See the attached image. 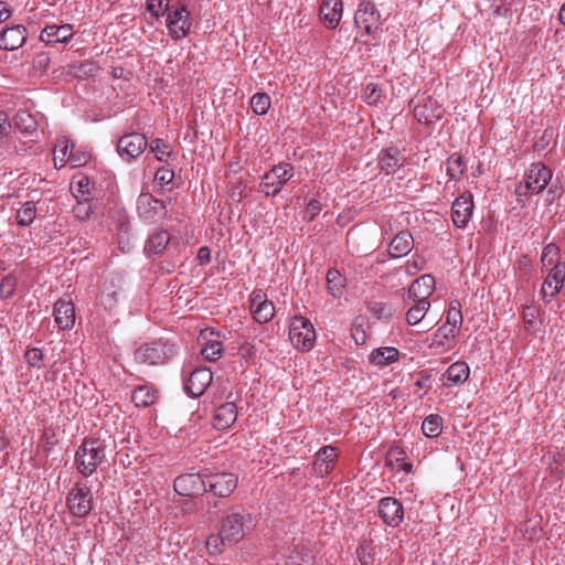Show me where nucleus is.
Masks as SVG:
<instances>
[{
  "label": "nucleus",
  "mask_w": 565,
  "mask_h": 565,
  "mask_svg": "<svg viewBox=\"0 0 565 565\" xmlns=\"http://www.w3.org/2000/svg\"><path fill=\"white\" fill-rule=\"evenodd\" d=\"M541 263L546 271L541 296L543 301L548 303L562 290L565 281V262L561 260L559 247L554 243L547 244L542 250Z\"/></svg>",
  "instance_id": "obj_1"
},
{
  "label": "nucleus",
  "mask_w": 565,
  "mask_h": 565,
  "mask_svg": "<svg viewBox=\"0 0 565 565\" xmlns=\"http://www.w3.org/2000/svg\"><path fill=\"white\" fill-rule=\"evenodd\" d=\"M107 445L100 438H84L75 451L74 466L84 478L92 477L107 463Z\"/></svg>",
  "instance_id": "obj_2"
},
{
  "label": "nucleus",
  "mask_w": 565,
  "mask_h": 565,
  "mask_svg": "<svg viewBox=\"0 0 565 565\" xmlns=\"http://www.w3.org/2000/svg\"><path fill=\"white\" fill-rule=\"evenodd\" d=\"M253 527L252 515L242 508H232L224 515L221 531L228 544L239 542Z\"/></svg>",
  "instance_id": "obj_3"
},
{
  "label": "nucleus",
  "mask_w": 565,
  "mask_h": 565,
  "mask_svg": "<svg viewBox=\"0 0 565 565\" xmlns=\"http://www.w3.org/2000/svg\"><path fill=\"white\" fill-rule=\"evenodd\" d=\"M295 174V170L289 162H279L270 170L266 171L259 183V190L265 196H276Z\"/></svg>",
  "instance_id": "obj_4"
},
{
  "label": "nucleus",
  "mask_w": 565,
  "mask_h": 565,
  "mask_svg": "<svg viewBox=\"0 0 565 565\" xmlns=\"http://www.w3.org/2000/svg\"><path fill=\"white\" fill-rule=\"evenodd\" d=\"M175 354V347L163 341H152L139 345L135 353V361L148 365L167 363Z\"/></svg>",
  "instance_id": "obj_5"
},
{
  "label": "nucleus",
  "mask_w": 565,
  "mask_h": 565,
  "mask_svg": "<svg viewBox=\"0 0 565 565\" xmlns=\"http://www.w3.org/2000/svg\"><path fill=\"white\" fill-rule=\"evenodd\" d=\"M289 339L297 350L309 352L317 339L312 322L302 316L292 317L289 323Z\"/></svg>",
  "instance_id": "obj_6"
},
{
  "label": "nucleus",
  "mask_w": 565,
  "mask_h": 565,
  "mask_svg": "<svg viewBox=\"0 0 565 565\" xmlns=\"http://www.w3.org/2000/svg\"><path fill=\"white\" fill-rule=\"evenodd\" d=\"M409 107L413 110L414 117L418 122L429 124L443 117V106L436 98L422 93L416 95L411 102Z\"/></svg>",
  "instance_id": "obj_7"
},
{
  "label": "nucleus",
  "mask_w": 565,
  "mask_h": 565,
  "mask_svg": "<svg viewBox=\"0 0 565 565\" xmlns=\"http://www.w3.org/2000/svg\"><path fill=\"white\" fill-rule=\"evenodd\" d=\"M93 492L86 483H75L70 490L66 503L72 515L85 518L93 510Z\"/></svg>",
  "instance_id": "obj_8"
},
{
  "label": "nucleus",
  "mask_w": 565,
  "mask_h": 565,
  "mask_svg": "<svg viewBox=\"0 0 565 565\" xmlns=\"http://www.w3.org/2000/svg\"><path fill=\"white\" fill-rule=\"evenodd\" d=\"M166 26L172 40L178 41L190 34L192 20L190 11L183 2L167 13Z\"/></svg>",
  "instance_id": "obj_9"
},
{
  "label": "nucleus",
  "mask_w": 565,
  "mask_h": 565,
  "mask_svg": "<svg viewBox=\"0 0 565 565\" xmlns=\"http://www.w3.org/2000/svg\"><path fill=\"white\" fill-rule=\"evenodd\" d=\"M248 302L249 311L257 323L265 324L274 319L275 306L262 289H254L249 294Z\"/></svg>",
  "instance_id": "obj_10"
},
{
  "label": "nucleus",
  "mask_w": 565,
  "mask_h": 565,
  "mask_svg": "<svg viewBox=\"0 0 565 565\" xmlns=\"http://www.w3.org/2000/svg\"><path fill=\"white\" fill-rule=\"evenodd\" d=\"M207 473H183L175 478L173 482L174 491L182 497H195L207 492Z\"/></svg>",
  "instance_id": "obj_11"
},
{
  "label": "nucleus",
  "mask_w": 565,
  "mask_h": 565,
  "mask_svg": "<svg viewBox=\"0 0 565 565\" xmlns=\"http://www.w3.org/2000/svg\"><path fill=\"white\" fill-rule=\"evenodd\" d=\"M147 145V138L143 134L132 131L120 137L117 150L125 161L130 162L146 150Z\"/></svg>",
  "instance_id": "obj_12"
},
{
  "label": "nucleus",
  "mask_w": 565,
  "mask_h": 565,
  "mask_svg": "<svg viewBox=\"0 0 565 565\" xmlns=\"http://www.w3.org/2000/svg\"><path fill=\"white\" fill-rule=\"evenodd\" d=\"M207 492L218 498H228L237 488L238 478L231 472L207 473Z\"/></svg>",
  "instance_id": "obj_13"
},
{
  "label": "nucleus",
  "mask_w": 565,
  "mask_h": 565,
  "mask_svg": "<svg viewBox=\"0 0 565 565\" xmlns=\"http://www.w3.org/2000/svg\"><path fill=\"white\" fill-rule=\"evenodd\" d=\"M377 513L386 526L398 527L404 521V507L393 497H384L377 503Z\"/></svg>",
  "instance_id": "obj_14"
},
{
  "label": "nucleus",
  "mask_w": 565,
  "mask_h": 565,
  "mask_svg": "<svg viewBox=\"0 0 565 565\" xmlns=\"http://www.w3.org/2000/svg\"><path fill=\"white\" fill-rule=\"evenodd\" d=\"M380 12L371 1H362L354 14V23L365 35L374 36L379 29Z\"/></svg>",
  "instance_id": "obj_15"
},
{
  "label": "nucleus",
  "mask_w": 565,
  "mask_h": 565,
  "mask_svg": "<svg viewBox=\"0 0 565 565\" xmlns=\"http://www.w3.org/2000/svg\"><path fill=\"white\" fill-rule=\"evenodd\" d=\"M552 179L551 170L541 162L532 163L525 171L524 185L531 194L542 192Z\"/></svg>",
  "instance_id": "obj_16"
},
{
  "label": "nucleus",
  "mask_w": 565,
  "mask_h": 565,
  "mask_svg": "<svg viewBox=\"0 0 565 565\" xmlns=\"http://www.w3.org/2000/svg\"><path fill=\"white\" fill-rule=\"evenodd\" d=\"M435 290V278L431 275H422L415 279L407 289L404 305L411 301L430 302L429 297Z\"/></svg>",
  "instance_id": "obj_17"
},
{
  "label": "nucleus",
  "mask_w": 565,
  "mask_h": 565,
  "mask_svg": "<svg viewBox=\"0 0 565 565\" xmlns=\"http://www.w3.org/2000/svg\"><path fill=\"white\" fill-rule=\"evenodd\" d=\"M213 381V374L209 367L194 369L184 384L185 392L192 397L201 396Z\"/></svg>",
  "instance_id": "obj_18"
},
{
  "label": "nucleus",
  "mask_w": 565,
  "mask_h": 565,
  "mask_svg": "<svg viewBox=\"0 0 565 565\" xmlns=\"http://www.w3.org/2000/svg\"><path fill=\"white\" fill-rule=\"evenodd\" d=\"M198 341L201 345V355L209 362L217 361L223 354V344L217 339L213 329H204L200 332Z\"/></svg>",
  "instance_id": "obj_19"
},
{
  "label": "nucleus",
  "mask_w": 565,
  "mask_h": 565,
  "mask_svg": "<svg viewBox=\"0 0 565 565\" xmlns=\"http://www.w3.org/2000/svg\"><path fill=\"white\" fill-rule=\"evenodd\" d=\"M472 195L466 192L458 196L451 207V220L454 225L458 228H465L472 216Z\"/></svg>",
  "instance_id": "obj_20"
},
{
  "label": "nucleus",
  "mask_w": 565,
  "mask_h": 565,
  "mask_svg": "<svg viewBox=\"0 0 565 565\" xmlns=\"http://www.w3.org/2000/svg\"><path fill=\"white\" fill-rule=\"evenodd\" d=\"M73 35L72 24H50L41 31L40 40L46 45L67 44L73 39Z\"/></svg>",
  "instance_id": "obj_21"
},
{
  "label": "nucleus",
  "mask_w": 565,
  "mask_h": 565,
  "mask_svg": "<svg viewBox=\"0 0 565 565\" xmlns=\"http://www.w3.org/2000/svg\"><path fill=\"white\" fill-rule=\"evenodd\" d=\"M166 210L163 201L156 199L149 193H141L137 199V211L141 218L154 221Z\"/></svg>",
  "instance_id": "obj_22"
},
{
  "label": "nucleus",
  "mask_w": 565,
  "mask_h": 565,
  "mask_svg": "<svg viewBox=\"0 0 565 565\" xmlns=\"http://www.w3.org/2000/svg\"><path fill=\"white\" fill-rule=\"evenodd\" d=\"M54 319L61 330H71L75 323V306L71 298H60L53 310Z\"/></svg>",
  "instance_id": "obj_23"
},
{
  "label": "nucleus",
  "mask_w": 565,
  "mask_h": 565,
  "mask_svg": "<svg viewBox=\"0 0 565 565\" xmlns=\"http://www.w3.org/2000/svg\"><path fill=\"white\" fill-rule=\"evenodd\" d=\"M337 457V449L333 446L328 445L321 447L315 455V473L320 478L329 476L333 470Z\"/></svg>",
  "instance_id": "obj_24"
},
{
  "label": "nucleus",
  "mask_w": 565,
  "mask_h": 565,
  "mask_svg": "<svg viewBox=\"0 0 565 565\" xmlns=\"http://www.w3.org/2000/svg\"><path fill=\"white\" fill-rule=\"evenodd\" d=\"M26 41V29L17 24L4 28L0 31V50L14 51L21 47Z\"/></svg>",
  "instance_id": "obj_25"
},
{
  "label": "nucleus",
  "mask_w": 565,
  "mask_h": 565,
  "mask_svg": "<svg viewBox=\"0 0 565 565\" xmlns=\"http://www.w3.org/2000/svg\"><path fill=\"white\" fill-rule=\"evenodd\" d=\"M458 334L450 327L441 326L434 333L429 348L440 354L449 352L456 347Z\"/></svg>",
  "instance_id": "obj_26"
},
{
  "label": "nucleus",
  "mask_w": 565,
  "mask_h": 565,
  "mask_svg": "<svg viewBox=\"0 0 565 565\" xmlns=\"http://www.w3.org/2000/svg\"><path fill=\"white\" fill-rule=\"evenodd\" d=\"M343 14L342 0H322L320 4L321 21L328 29H335Z\"/></svg>",
  "instance_id": "obj_27"
},
{
  "label": "nucleus",
  "mask_w": 565,
  "mask_h": 565,
  "mask_svg": "<svg viewBox=\"0 0 565 565\" xmlns=\"http://www.w3.org/2000/svg\"><path fill=\"white\" fill-rule=\"evenodd\" d=\"M74 142L68 137H63L58 140L54 148V166L56 169H62L66 162H72V164L81 166L82 162L79 159H76L73 156Z\"/></svg>",
  "instance_id": "obj_28"
},
{
  "label": "nucleus",
  "mask_w": 565,
  "mask_h": 565,
  "mask_svg": "<svg viewBox=\"0 0 565 565\" xmlns=\"http://www.w3.org/2000/svg\"><path fill=\"white\" fill-rule=\"evenodd\" d=\"M237 419V406L234 402H225L214 411L213 426L223 430L230 428Z\"/></svg>",
  "instance_id": "obj_29"
},
{
  "label": "nucleus",
  "mask_w": 565,
  "mask_h": 565,
  "mask_svg": "<svg viewBox=\"0 0 565 565\" xmlns=\"http://www.w3.org/2000/svg\"><path fill=\"white\" fill-rule=\"evenodd\" d=\"M470 375L469 365L466 362L457 361L449 365L443 374V385L454 387L463 384Z\"/></svg>",
  "instance_id": "obj_30"
},
{
  "label": "nucleus",
  "mask_w": 565,
  "mask_h": 565,
  "mask_svg": "<svg viewBox=\"0 0 565 565\" xmlns=\"http://www.w3.org/2000/svg\"><path fill=\"white\" fill-rule=\"evenodd\" d=\"M377 163L382 172L392 174L404 164V157L397 148L391 147L381 150Z\"/></svg>",
  "instance_id": "obj_31"
},
{
  "label": "nucleus",
  "mask_w": 565,
  "mask_h": 565,
  "mask_svg": "<svg viewBox=\"0 0 565 565\" xmlns=\"http://www.w3.org/2000/svg\"><path fill=\"white\" fill-rule=\"evenodd\" d=\"M401 352L394 347H380L371 351L369 362L377 367L391 366L399 360Z\"/></svg>",
  "instance_id": "obj_32"
},
{
  "label": "nucleus",
  "mask_w": 565,
  "mask_h": 565,
  "mask_svg": "<svg viewBox=\"0 0 565 565\" xmlns=\"http://www.w3.org/2000/svg\"><path fill=\"white\" fill-rule=\"evenodd\" d=\"M414 247V239L408 231H401L392 239L388 254L394 258L406 256Z\"/></svg>",
  "instance_id": "obj_33"
},
{
  "label": "nucleus",
  "mask_w": 565,
  "mask_h": 565,
  "mask_svg": "<svg viewBox=\"0 0 565 565\" xmlns=\"http://www.w3.org/2000/svg\"><path fill=\"white\" fill-rule=\"evenodd\" d=\"M120 286L114 280L105 281L100 288L98 302L108 311H111L118 303Z\"/></svg>",
  "instance_id": "obj_34"
},
{
  "label": "nucleus",
  "mask_w": 565,
  "mask_h": 565,
  "mask_svg": "<svg viewBox=\"0 0 565 565\" xmlns=\"http://www.w3.org/2000/svg\"><path fill=\"white\" fill-rule=\"evenodd\" d=\"M170 242V235L168 231L161 230L152 233L145 245V252L149 255L161 254Z\"/></svg>",
  "instance_id": "obj_35"
},
{
  "label": "nucleus",
  "mask_w": 565,
  "mask_h": 565,
  "mask_svg": "<svg viewBox=\"0 0 565 565\" xmlns=\"http://www.w3.org/2000/svg\"><path fill=\"white\" fill-rule=\"evenodd\" d=\"M326 279L328 294L333 298H340L345 287V278L338 269L331 268L327 271Z\"/></svg>",
  "instance_id": "obj_36"
},
{
  "label": "nucleus",
  "mask_w": 565,
  "mask_h": 565,
  "mask_svg": "<svg viewBox=\"0 0 565 565\" xmlns=\"http://www.w3.org/2000/svg\"><path fill=\"white\" fill-rule=\"evenodd\" d=\"M405 307H407L406 322L409 326H416L425 318L430 308V302L411 301L408 305H405Z\"/></svg>",
  "instance_id": "obj_37"
},
{
  "label": "nucleus",
  "mask_w": 565,
  "mask_h": 565,
  "mask_svg": "<svg viewBox=\"0 0 565 565\" xmlns=\"http://www.w3.org/2000/svg\"><path fill=\"white\" fill-rule=\"evenodd\" d=\"M462 321L461 303L459 300L454 299L449 302L446 320L443 326L450 327L452 330L459 332Z\"/></svg>",
  "instance_id": "obj_38"
},
{
  "label": "nucleus",
  "mask_w": 565,
  "mask_h": 565,
  "mask_svg": "<svg viewBox=\"0 0 565 565\" xmlns=\"http://www.w3.org/2000/svg\"><path fill=\"white\" fill-rule=\"evenodd\" d=\"M444 419L438 414H430L422 423V431L427 438H436L443 431Z\"/></svg>",
  "instance_id": "obj_39"
},
{
  "label": "nucleus",
  "mask_w": 565,
  "mask_h": 565,
  "mask_svg": "<svg viewBox=\"0 0 565 565\" xmlns=\"http://www.w3.org/2000/svg\"><path fill=\"white\" fill-rule=\"evenodd\" d=\"M131 401L137 407H147L156 401V394L150 387L141 385L132 391Z\"/></svg>",
  "instance_id": "obj_40"
},
{
  "label": "nucleus",
  "mask_w": 565,
  "mask_h": 565,
  "mask_svg": "<svg viewBox=\"0 0 565 565\" xmlns=\"http://www.w3.org/2000/svg\"><path fill=\"white\" fill-rule=\"evenodd\" d=\"M36 217V206L33 201H26L17 211V222L22 227L30 226Z\"/></svg>",
  "instance_id": "obj_41"
},
{
  "label": "nucleus",
  "mask_w": 565,
  "mask_h": 565,
  "mask_svg": "<svg viewBox=\"0 0 565 565\" xmlns=\"http://www.w3.org/2000/svg\"><path fill=\"white\" fill-rule=\"evenodd\" d=\"M466 171V164L462 160V157L455 152L449 156L447 160V174L450 180L458 181L463 175Z\"/></svg>",
  "instance_id": "obj_42"
},
{
  "label": "nucleus",
  "mask_w": 565,
  "mask_h": 565,
  "mask_svg": "<svg viewBox=\"0 0 565 565\" xmlns=\"http://www.w3.org/2000/svg\"><path fill=\"white\" fill-rule=\"evenodd\" d=\"M249 104L255 115L264 116L270 108L271 99L268 94L257 92L252 96Z\"/></svg>",
  "instance_id": "obj_43"
},
{
  "label": "nucleus",
  "mask_w": 565,
  "mask_h": 565,
  "mask_svg": "<svg viewBox=\"0 0 565 565\" xmlns=\"http://www.w3.org/2000/svg\"><path fill=\"white\" fill-rule=\"evenodd\" d=\"M150 151L154 153L156 159L166 162L173 154L171 146L163 139L156 138L150 142Z\"/></svg>",
  "instance_id": "obj_44"
},
{
  "label": "nucleus",
  "mask_w": 565,
  "mask_h": 565,
  "mask_svg": "<svg viewBox=\"0 0 565 565\" xmlns=\"http://www.w3.org/2000/svg\"><path fill=\"white\" fill-rule=\"evenodd\" d=\"M18 285V279L13 274H7L0 280V297L2 299H10L14 296Z\"/></svg>",
  "instance_id": "obj_45"
},
{
  "label": "nucleus",
  "mask_w": 565,
  "mask_h": 565,
  "mask_svg": "<svg viewBox=\"0 0 565 565\" xmlns=\"http://www.w3.org/2000/svg\"><path fill=\"white\" fill-rule=\"evenodd\" d=\"M226 544H228V539H225L221 530L217 534H212L206 540V548L211 555L222 553Z\"/></svg>",
  "instance_id": "obj_46"
},
{
  "label": "nucleus",
  "mask_w": 565,
  "mask_h": 565,
  "mask_svg": "<svg viewBox=\"0 0 565 565\" xmlns=\"http://www.w3.org/2000/svg\"><path fill=\"white\" fill-rule=\"evenodd\" d=\"M405 459L406 452L403 448L398 446L392 447L386 455V466L397 471Z\"/></svg>",
  "instance_id": "obj_47"
},
{
  "label": "nucleus",
  "mask_w": 565,
  "mask_h": 565,
  "mask_svg": "<svg viewBox=\"0 0 565 565\" xmlns=\"http://www.w3.org/2000/svg\"><path fill=\"white\" fill-rule=\"evenodd\" d=\"M171 0H147L146 8L148 12L157 20L169 12Z\"/></svg>",
  "instance_id": "obj_48"
},
{
  "label": "nucleus",
  "mask_w": 565,
  "mask_h": 565,
  "mask_svg": "<svg viewBox=\"0 0 565 565\" xmlns=\"http://www.w3.org/2000/svg\"><path fill=\"white\" fill-rule=\"evenodd\" d=\"M383 90L377 84L369 83L364 89V100L369 105H376L381 102Z\"/></svg>",
  "instance_id": "obj_49"
},
{
  "label": "nucleus",
  "mask_w": 565,
  "mask_h": 565,
  "mask_svg": "<svg viewBox=\"0 0 565 565\" xmlns=\"http://www.w3.org/2000/svg\"><path fill=\"white\" fill-rule=\"evenodd\" d=\"M43 359L44 354L40 348H30L25 352L26 363L34 369L42 367Z\"/></svg>",
  "instance_id": "obj_50"
},
{
  "label": "nucleus",
  "mask_w": 565,
  "mask_h": 565,
  "mask_svg": "<svg viewBox=\"0 0 565 565\" xmlns=\"http://www.w3.org/2000/svg\"><path fill=\"white\" fill-rule=\"evenodd\" d=\"M174 179V171L168 167H161L156 171L154 182L160 186H166L172 183Z\"/></svg>",
  "instance_id": "obj_51"
},
{
  "label": "nucleus",
  "mask_w": 565,
  "mask_h": 565,
  "mask_svg": "<svg viewBox=\"0 0 565 565\" xmlns=\"http://www.w3.org/2000/svg\"><path fill=\"white\" fill-rule=\"evenodd\" d=\"M537 316L539 309L534 305L524 306L522 310V318L527 329L534 328Z\"/></svg>",
  "instance_id": "obj_52"
},
{
  "label": "nucleus",
  "mask_w": 565,
  "mask_h": 565,
  "mask_svg": "<svg viewBox=\"0 0 565 565\" xmlns=\"http://www.w3.org/2000/svg\"><path fill=\"white\" fill-rule=\"evenodd\" d=\"M356 555L362 565H369L373 561V553L370 544L362 543L356 548Z\"/></svg>",
  "instance_id": "obj_53"
},
{
  "label": "nucleus",
  "mask_w": 565,
  "mask_h": 565,
  "mask_svg": "<svg viewBox=\"0 0 565 565\" xmlns=\"http://www.w3.org/2000/svg\"><path fill=\"white\" fill-rule=\"evenodd\" d=\"M51 57L46 52L36 53L33 57V68L39 72H45L50 65Z\"/></svg>",
  "instance_id": "obj_54"
},
{
  "label": "nucleus",
  "mask_w": 565,
  "mask_h": 565,
  "mask_svg": "<svg viewBox=\"0 0 565 565\" xmlns=\"http://www.w3.org/2000/svg\"><path fill=\"white\" fill-rule=\"evenodd\" d=\"M238 355L246 362H249L256 358L257 350L254 344L244 342L238 349Z\"/></svg>",
  "instance_id": "obj_55"
},
{
  "label": "nucleus",
  "mask_w": 565,
  "mask_h": 565,
  "mask_svg": "<svg viewBox=\"0 0 565 565\" xmlns=\"http://www.w3.org/2000/svg\"><path fill=\"white\" fill-rule=\"evenodd\" d=\"M17 126L25 131L33 129L34 120L31 115L26 111H19L17 114Z\"/></svg>",
  "instance_id": "obj_56"
},
{
  "label": "nucleus",
  "mask_w": 565,
  "mask_h": 565,
  "mask_svg": "<svg viewBox=\"0 0 565 565\" xmlns=\"http://www.w3.org/2000/svg\"><path fill=\"white\" fill-rule=\"evenodd\" d=\"M321 211V204L318 200L311 199L307 205L305 218L312 221Z\"/></svg>",
  "instance_id": "obj_57"
},
{
  "label": "nucleus",
  "mask_w": 565,
  "mask_h": 565,
  "mask_svg": "<svg viewBox=\"0 0 565 565\" xmlns=\"http://www.w3.org/2000/svg\"><path fill=\"white\" fill-rule=\"evenodd\" d=\"M222 502L216 500H207L206 502V514L210 519H215L217 516L218 511L222 509Z\"/></svg>",
  "instance_id": "obj_58"
},
{
  "label": "nucleus",
  "mask_w": 565,
  "mask_h": 565,
  "mask_svg": "<svg viewBox=\"0 0 565 565\" xmlns=\"http://www.w3.org/2000/svg\"><path fill=\"white\" fill-rule=\"evenodd\" d=\"M11 125L7 113L0 111V138L7 136L10 131Z\"/></svg>",
  "instance_id": "obj_59"
},
{
  "label": "nucleus",
  "mask_w": 565,
  "mask_h": 565,
  "mask_svg": "<svg viewBox=\"0 0 565 565\" xmlns=\"http://www.w3.org/2000/svg\"><path fill=\"white\" fill-rule=\"evenodd\" d=\"M372 311L379 318H384V317H387L390 315L387 306L385 303H383V302H375V303H373Z\"/></svg>",
  "instance_id": "obj_60"
},
{
  "label": "nucleus",
  "mask_w": 565,
  "mask_h": 565,
  "mask_svg": "<svg viewBox=\"0 0 565 565\" xmlns=\"http://www.w3.org/2000/svg\"><path fill=\"white\" fill-rule=\"evenodd\" d=\"M198 259L200 264H206L211 259V250L207 246H202L198 250Z\"/></svg>",
  "instance_id": "obj_61"
},
{
  "label": "nucleus",
  "mask_w": 565,
  "mask_h": 565,
  "mask_svg": "<svg viewBox=\"0 0 565 565\" xmlns=\"http://www.w3.org/2000/svg\"><path fill=\"white\" fill-rule=\"evenodd\" d=\"M301 562H303V557L301 556V553L296 547L292 554L289 556L286 565H303Z\"/></svg>",
  "instance_id": "obj_62"
},
{
  "label": "nucleus",
  "mask_w": 565,
  "mask_h": 565,
  "mask_svg": "<svg viewBox=\"0 0 565 565\" xmlns=\"http://www.w3.org/2000/svg\"><path fill=\"white\" fill-rule=\"evenodd\" d=\"M11 15V10L6 2L0 1V22L7 21Z\"/></svg>",
  "instance_id": "obj_63"
},
{
  "label": "nucleus",
  "mask_w": 565,
  "mask_h": 565,
  "mask_svg": "<svg viewBox=\"0 0 565 565\" xmlns=\"http://www.w3.org/2000/svg\"><path fill=\"white\" fill-rule=\"evenodd\" d=\"M397 471H403L408 475L413 471V465L411 462L404 461Z\"/></svg>",
  "instance_id": "obj_64"
}]
</instances>
